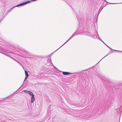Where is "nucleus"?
<instances>
[{
    "mask_svg": "<svg viewBox=\"0 0 122 122\" xmlns=\"http://www.w3.org/2000/svg\"><path fill=\"white\" fill-rule=\"evenodd\" d=\"M35 100V98L34 97V96L33 95L31 96V103H32Z\"/></svg>",
    "mask_w": 122,
    "mask_h": 122,
    "instance_id": "f03ea898",
    "label": "nucleus"
},
{
    "mask_svg": "<svg viewBox=\"0 0 122 122\" xmlns=\"http://www.w3.org/2000/svg\"><path fill=\"white\" fill-rule=\"evenodd\" d=\"M24 91L25 93H28L29 92V91H28L27 90H24Z\"/></svg>",
    "mask_w": 122,
    "mask_h": 122,
    "instance_id": "423d86ee",
    "label": "nucleus"
},
{
    "mask_svg": "<svg viewBox=\"0 0 122 122\" xmlns=\"http://www.w3.org/2000/svg\"><path fill=\"white\" fill-rule=\"evenodd\" d=\"M30 2V1H27L25 3H22V4H20L19 5H17L16 6H21V5H24L25 4H26L29 3Z\"/></svg>",
    "mask_w": 122,
    "mask_h": 122,
    "instance_id": "f257e3e1",
    "label": "nucleus"
},
{
    "mask_svg": "<svg viewBox=\"0 0 122 122\" xmlns=\"http://www.w3.org/2000/svg\"><path fill=\"white\" fill-rule=\"evenodd\" d=\"M71 73L69 72H62V74L64 75H68L71 74Z\"/></svg>",
    "mask_w": 122,
    "mask_h": 122,
    "instance_id": "7ed1b4c3",
    "label": "nucleus"
},
{
    "mask_svg": "<svg viewBox=\"0 0 122 122\" xmlns=\"http://www.w3.org/2000/svg\"><path fill=\"white\" fill-rule=\"evenodd\" d=\"M28 93L30 95H31V96H32L34 95L33 94L32 92H31L30 91H29V92Z\"/></svg>",
    "mask_w": 122,
    "mask_h": 122,
    "instance_id": "39448f33",
    "label": "nucleus"
},
{
    "mask_svg": "<svg viewBox=\"0 0 122 122\" xmlns=\"http://www.w3.org/2000/svg\"><path fill=\"white\" fill-rule=\"evenodd\" d=\"M25 75H26V76H25V79L24 80V81H25V80L28 77V75L27 71H25Z\"/></svg>",
    "mask_w": 122,
    "mask_h": 122,
    "instance_id": "20e7f679",
    "label": "nucleus"
}]
</instances>
